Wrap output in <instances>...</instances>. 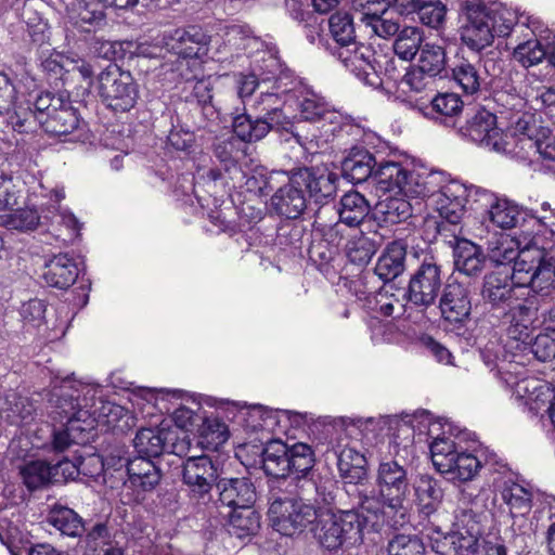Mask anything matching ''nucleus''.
Here are the masks:
<instances>
[{
	"label": "nucleus",
	"instance_id": "nucleus-28",
	"mask_svg": "<svg viewBox=\"0 0 555 555\" xmlns=\"http://www.w3.org/2000/svg\"><path fill=\"white\" fill-rule=\"evenodd\" d=\"M79 275L77 262L68 254L54 255L46 262L42 278L44 282L59 289L69 288Z\"/></svg>",
	"mask_w": 555,
	"mask_h": 555
},
{
	"label": "nucleus",
	"instance_id": "nucleus-52",
	"mask_svg": "<svg viewBox=\"0 0 555 555\" xmlns=\"http://www.w3.org/2000/svg\"><path fill=\"white\" fill-rule=\"evenodd\" d=\"M372 64L373 69H371V72L375 73L378 76V79L383 80V83L385 80L388 82L400 83V80L404 75L402 74L404 68L399 66L395 55L376 52Z\"/></svg>",
	"mask_w": 555,
	"mask_h": 555
},
{
	"label": "nucleus",
	"instance_id": "nucleus-63",
	"mask_svg": "<svg viewBox=\"0 0 555 555\" xmlns=\"http://www.w3.org/2000/svg\"><path fill=\"white\" fill-rule=\"evenodd\" d=\"M236 140L231 137L228 139L217 140L212 144V153L215 157L221 163L224 170H229L236 165L234 157Z\"/></svg>",
	"mask_w": 555,
	"mask_h": 555
},
{
	"label": "nucleus",
	"instance_id": "nucleus-55",
	"mask_svg": "<svg viewBox=\"0 0 555 555\" xmlns=\"http://www.w3.org/2000/svg\"><path fill=\"white\" fill-rule=\"evenodd\" d=\"M388 555H425V546L416 535L397 534L388 543Z\"/></svg>",
	"mask_w": 555,
	"mask_h": 555
},
{
	"label": "nucleus",
	"instance_id": "nucleus-58",
	"mask_svg": "<svg viewBox=\"0 0 555 555\" xmlns=\"http://www.w3.org/2000/svg\"><path fill=\"white\" fill-rule=\"evenodd\" d=\"M483 514L477 513L472 508H461L455 514L454 527L464 533L481 535Z\"/></svg>",
	"mask_w": 555,
	"mask_h": 555
},
{
	"label": "nucleus",
	"instance_id": "nucleus-27",
	"mask_svg": "<svg viewBox=\"0 0 555 555\" xmlns=\"http://www.w3.org/2000/svg\"><path fill=\"white\" fill-rule=\"evenodd\" d=\"M453 258L455 270L466 276L479 275L486 263V257L480 246L466 238H459L453 232Z\"/></svg>",
	"mask_w": 555,
	"mask_h": 555
},
{
	"label": "nucleus",
	"instance_id": "nucleus-51",
	"mask_svg": "<svg viewBox=\"0 0 555 555\" xmlns=\"http://www.w3.org/2000/svg\"><path fill=\"white\" fill-rule=\"evenodd\" d=\"M328 26L335 40L334 47H340L356 40L352 17L346 12H336L331 15Z\"/></svg>",
	"mask_w": 555,
	"mask_h": 555
},
{
	"label": "nucleus",
	"instance_id": "nucleus-23",
	"mask_svg": "<svg viewBox=\"0 0 555 555\" xmlns=\"http://www.w3.org/2000/svg\"><path fill=\"white\" fill-rule=\"evenodd\" d=\"M514 395L524 400L525 405L534 415L555 402V389L546 382L528 377L518 380L514 387Z\"/></svg>",
	"mask_w": 555,
	"mask_h": 555
},
{
	"label": "nucleus",
	"instance_id": "nucleus-25",
	"mask_svg": "<svg viewBox=\"0 0 555 555\" xmlns=\"http://www.w3.org/2000/svg\"><path fill=\"white\" fill-rule=\"evenodd\" d=\"M515 286L509 273L490 272L483 278L480 295L492 308H505L515 299Z\"/></svg>",
	"mask_w": 555,
	"mask_h": 555
},
{
	"label": "nucleus",
	"instance_id": "nucleus-19",
	"mask_svg": "<svg viewBox=\"0 0 555 555\" xmlns=\"http://www.w3.org/2000/svg\"><path fill=\"white\" fill-rule=\"evenodd\" d=\"M460 132L473 142L493 151L503 150L501 130L496 127V116L479 108L461 126Z\"/></svg>",
	"mask_w": 555,
	"mask_h": 555
},
{
	"label": "nucleus",
	"instance_id": "nucleus-38",
	"mask_svg": "<svg viewBox=\"0 0 555 555\" xmlns=\"http://www.w3.org/2000/svg\"><path fill=\"white\" fill-rule=\"evenodd\" d=\"M433 117L448 127L456 125V118L463 111L464 103L456 93H439L430 102Z\"/></svg>",
	"mask_w": 555,
	"mask_h": 555
},
{
	"label": "nucleus",
	"instance_id": "nucleus-10",
	"mask_svg": "<svg viewBox=\"0 0 555 555\" xmlns=\"http://www.w3.org/2000/svg\"><path fill=\"white\" fill-rule=\"evenodd\" d=\"M470 195L472 192L456 181H450L444 185L438 184V191L433 195V198L442 219L437 227L439 235L448 236L446 234L449 231L448 225L454 227V231L459 229V234L462 233L460 224L466 215V204Z\"/></svg>",
	"mask_w": 555,
	"mask_h": 555
},
{
	"label": "nucleus",
	"instance_id": "nucleus-2",
	"mask_svg": "<svg viewBox=\"0 0 555 555\" xmlns=\"http://www.w3.org/2000/svg\"><path fill=\"white\" fill-rule=\"evenodd\" d=\"M261 456L263 472L276 479L289 475L307 477L315 464L312 448L302 442L288 446L282 440H271L266 443Z\"/></svg>",
	"mask_w": 555,
	"mask_h": 555
},
{
	"label": "nucleus",
	"instance_id": "nucleus-5",
	"mask_svg": "<svg viewBox=\"0 0 555 555\" xmlns=\"http://www.w3.org/2000/svg\"><path fill=\"white\" fill-rule=\"evenodd\" d=\"M365 518L357 511H343L320 516L313 535L324 550H337L361 540Z\"/></svg>",
	"mask_w": 555,
	"mask_h": 555
},
{
	"label": "nucleus",
	"instance_id": "nucleus-59",
	"mask_svg": "<svg viewBox=\"0 0 555 555\" xmlns=\"http://www.w3.org/2000/svg\"><path fill=\"white\" fill-rule=\"evenodd\" d=\"M448 539L457 555H476L483 540L481 535L464 533L456 529Z\"/></svg>",
	"mask_w": 555,
	"mask_h": 555
},
{
	"label": "nucleus",
	"instance_id": "nucleus-46",
	"mask_svg": "<svg viewBox=\"0 0 555 555\" xmlns=\"http://www.w3.org/2000/svg\"><path fill=\"white\" fill-rule=\"evenodd\" d=\"M387 223L396 224L412 217V206L404 197L388 195L380 199L376 206Z\"/></svg>",
	"mask_w": 555,
	"mask_h": 555
},
{
	"label": "nucleus",
	"instance_id": "nucleus-4",
	"mask_svg": "<svg viewBox=\"0 0 555 555\" xmlns=\"http://www.w3.org/2000/svg\"><path fill=\"white\" fill-rule=\"evenodd\" d=\"M96 90L101 102L111 111L126 113L139 99V86L129 70L109 64L96 77Z\"/></svg>",
	"mask_w": 555,
	"mask_h": 555
},
{
	"label": "nucleus",
	"instance_id": "nucleus-32",
	"mask_svg": "<svg viewBox=\"0 0 555 555\" xmlns=\"http://www.w3.org/2000/svg\"><path fill=\"white\" fill-rule=\"evenodd\" d=\"M67 18L76 27H100L105 24L104 5L100 0H76L67 7Z\"/></svg>",
	"mask_w": 555,
	"mask_h": 555
},
{
	"label": "nucleus",
	"instance_id": "nucleus-7",
	"mask_svg": "<svg viewBox=\"0 0 555 555\" xmlns=\"http://www.w3.org/2000/svg\"><path fill=\"white\" fill-rule=\"evenodd\" d=\"M441 286L442 266L435 257L426 256L411 274L404 299L425 311L436 305Z\"/></svg>",
	"mask_w": 555,
	"mask_h": 555
},
{
	"label": "nucleus",
	"instance_id": "nucleus-6",
	"mask_svg": "<svg viewBox=\"0 0 555 555\" xmlns=\"http://www.w3.org/2000/svg\"><path fill=\"white\" fill-rule=\"evenodd\" d=\"M430 454L435 468L452 481L472 480L481 467L475 455L459 451L449 438H436L430 443Z\"/></svg>",
	"mask_w": 555,
	"mask_h": 555
},
{
	"label": "nucleus",
	"instance_id": "nucleus-34",
	"mask_svg": "<svg viewBox=\"0 0 555 555\" xmlns=\"http://www.w3.org/2000/svg\"><path fill=\"white\" fill-rule=\"evenodd\" d=\"M413 489L420 511L427 516L436 512L443 498L440 482L433 476L424 474L416 479Z\"/></svg>",
	"mask_w": 555,
	"mask_h": 555
},
{
	"label": "nucleus",
	"instance_id": "nucleus-41",
	"mask_svg": "<svg viewBox=\"0 0 555 555\" xmlns=\"http://www.w3.org/2000/svg\"><path fill=\"white\" fill-rule=\"evenodd\" d=\"M537 315V309L532 306L519 304L508 311L509 326L507 327L508 337L526 341L530 337V326Z\"/></svg>",
	"mask_w": 555,
	"mask_h": 555
},
{
	"label": "nucleus",
	"instance_id": "nucleus-39",
	"mask_svg": "<svg viewBox=\"0 0 555 555\" xmlns=\"http://www.w3.org/2000/svg\"><path fill=\"white\" fill-rule=\"evenodd\" d=\"M408 169L400 163L382 162L375 169L373 180L377 189L384 193L399 194Z\"/></svg>",
	"mask_w": 555,
	"mask_h": 555
},
{
	"label": "nucleus",
	"instance_id": "nucleus-33",
	"mask_svg": "<svg viewBox=\"0 0 555 555\" xmlns=\"http://www.w3.org/2000/svg\"><path fill=\"white\" fill-rule=\"evenodd\" d=\"M500 493L512 517H524L531 512L533 506L531 488L513 480H506L503 482Z\"/></svg>",
	"mask_w": 555,
	"mask_h": 555
},
{
	"label": "nucleus",
	"instance_id": "nucleus-9",
	"mask_svg": "<svg viewBox=\"0 0 555 555\" xmlns=\"http://www.w3.org/2000/svg\"><path fill=\"white\" fill-rule=\"evenodd\" d=\"M218 465L207 455H192L183 462L182 482L192 500L207 505L212 502V488L219 480Z\"/></svg>",
	"mask_w": 555,
	"mask_h": 555
},
{
	"label": "nucleus",
	"instance_id": "nucleus-1",
	"mask_svg": "<svg viewBox=\"0 0 555 555\" xmlns=\"http://www.w3.org/2000/svg\"><path fill=\"white\" fill-rule=\"evenodd\" d=\"M410 464L397 457H383L376 468L374 488L370 485L358 488L359 506L369 513H393L399 516L395 525L408 521L410 489Z\"/></svg>",
	"mask_w": 555,
	"mask_h": 555
},
{
	"label": "nucleus",
	"instance_id": "nucleus-20",
	"mask_svg": "<svg viewBox=\"0 0 555 555\" xmlns=\"http://www.w3.org/2000/svg\"><path fill=\"white\" fill-rule=\"evenodd\" d=\"M209 36L198 26L177 28L164 37L165 47L173 54L183 57H202L207 54Z\"/></svg>",
	"mask_w": 555,
	"mask_h": 555
},
{
	"label": "nucleus",
	"instance_id": "nucleus-48",
	"mask_svg": "<svg viewBox=\"0 0 555 555\" xmlns=\"http://www.w3.org/2000/svg\"><path fill=\"white\" fill-rule=\"evenodd\" d=\"M21 477L28 490L40 489L50 482H53L51 475V465L44 461H31L26 463L20 469Z\"/></svg>",
	"mask_w": 555,
	"mask_h": 555
},
{
	"label": "nucleus",
	"instance_id": "nucleus-26",
	"mask_svg": "<svg viewBox=\"0 0 555 555\" xmlns=\"http://www.w3.org/2000/svg\"><path fill=\"white\" fill-rule=\"evenodd\" d=\"M476 202H480L487 209L490 221L501 229H512L518 223L520 212L518 208L506 199H499L487 190L476 189Z\"/></svg>",
	"mask_w": 555,
	"mask_h": 555
},
{
	"label": "nucleus",
	"instance_id": "nucleus-29",
	"mask_svg": "<svg viewBox=\"0 0 555 555\" xmlns=\"http://www.w3.org/2000/svg\"><path fill=\"white\" fill-rule=\"evenodd\" d=\"M378 164L372 153L362 149H353L341 162V173L345 179L352 183L365 182L373 179Z\"/></svg>",
	"mask_w": 555,
	"mask_h": 555
},
{
	"label": "nucleus",
	"instance_id": "nucleus-49",
	"mask_svg": "<svg viewBox=\"0 0 555 555\" xmlns=\"http://www.w3.org/2000/svg\"><path fill=\"white\" fill-rule=\"evenodd\" d=\"M417 67L429 77L439 75L446 67V52L442 47L425 43L420 52Z\"/></svg>",
	"mask_w": 555,
	"mask_h": 555
},
{
	"label": "nucleus",
	"instance_id": "nucleus-37",
	"mask_svg": "<svg viewBox=\"0 0 555 555\" xmlns=\"http://www.w3.org/2000/svg\"><path fill=\"white\" fill-rule=\"evenodd\" d=\"M47 522L64 535L76 538L81 537L85 532L82 518L66 506H53L47 516Z\"/></svg>",
	"mask_w": 555,
	"mask_h": 555
},
{
	"label": "nucleus",
	"instance_id": "nucleus-56",
	"mask_svg": "<svg viewBox=\"0 0 555 555\" xmlns=\"http://www.w3.org/2000/svg\"><path fill=\"white\" fill-rule=\"evenodd\" d=\"M18 104L16 98V89L11 79L2 72H0V116H7V124L11 126V117Z\"/></svg>",
	"mask_w": 555,
	"mask_h": 555
},
{
	"label": "nucleus",
	"instance_id": "nucleus-22",
	"mask_svg": "<svg viewBox=\"0 0 555 555\" xmlns=\"http://www.w3.org/2000/svg\"><path fill=\"white\" fill-rule=\"evenodd\" d=\"M118 462L120 466H126V485L138 492H151L162 480L160 469L149 459L137 456L132 460L119 459Z\"/></svg>",
	"mask_w": 555,
	"mask_h": 555
},
{
	"label": "nucleus",
	"instance_id": "nucleus-31",
	"mask_svg": "<svg viewBox=\"0 0 555 555\" xmlns=\"http://www.w3.org/2000/svg\"><path fill=\"white\" fill-rule=\"evenodd\" d=\"M366 460L363 454L354 448L346 447L340 450L337 459V468L339 476L345 483L352 485L356 488L365 487L363 483L367 479Z\"/></svg>",
	"mask_w": 555,
	"mask_h": 555
},
{
	"label": "nucleus",
	"instance_id": "nucleus-64",
	"mask_svg": "<svg viewBox=\"0 0 555 555\" xmlns=\"http://www.w3.org/2000/svg\"><path fill=\"white\" fill-rule=\"evenodd\" d=\"M417 15L424 25L436 28L444 21L446 9L440 2H422Z\"/></svg>",
	"mask_w": 555,
	"mask_h": 555
},
{
	"label": "nucleus",
	"instance_id": "nucleus-18",
	"mask_svg": "<svg viewBox=\"0 0 555 555\" xmlns=\"http://www.w3.org/2000/svg\"><path fill=\"white\" fill-rule=\"evenodd\" d=\"M96 392L98 389L90 385L72 386L69 382H64L54 396L60 413L79 421L83 415L95 414Z\"/></svg>",
	"mask_w": 555,
	"mask_h": 555
},
{
	"label": "nucleus",
	"instance_id": "nucleus-12",
	"mask_svg": "<svg viewBox=\"0 0 555 555\" xmlns=\"http://www.w3.org/2000/svg\"><path fill=\"white\" fill-rule=\"evenodd\" d=\"M185 438L179 440L173 433L158 428H141L135 434L133 447L139 456L149 460L164 452L182 457L186 456L190 450V442Z\"/></svg>",
	"mask_w": 555,
	"mask_h": 555
},
{
	"label": "nucleus",
	"instance_id": "nucleus-14",
	"mask_svg": "<svg viewBox=\"0 0 555 555\" xmlns=\"http://www.w3.org/2000/svg\"><path fill=\"white\" fill-rule=\"evenodd\" d=\"M291 122L279 107L268 108L262 117L253 119L248 114L233 118L232 127L236 137L244 142L258 141L271 130H287Z\"/></svg>",
	"mask_w": 555,
	"mask_h": 555
},
{
	"label": "nucleus",
	"instance_id": "nucleus-35",
	"mask_svg": "<svg viewBox=\"0 0 555 555\" xmlns=\"http://www.w3.org/2000/svg\"><path fill=\"white\" fill-rule=\"evenodd\" d=\"M228 517V532L240 539L254 535L260 528V516L253 505L231 508Z\"/></svg>",
	"mask_w": 555,
	"mask_h": 555
},
{
	"label": "nucleus",
	"instance_id": "nucleus-42",
	"mask_svg": "<svg viewBox=\"0 0 555 555\" xmlns=\"http://www.w3.org/2000/svg\"><path fill=\"white\" fill-rule=\"evenodd\" d=\"M542 251L538 247L526 248L519 250V255L513 261V269L511 279L517 286H528L531 279V273L538 270V266L542 260Z\"/></svg>",
	"mask_w": 555,
	"mask_h": 555
},
{
	"label": "nucleus",
	"instance_id": "nucleus-44",
	"mask_svg": "<svg viewBox=\"0 0 555 555\" xmlns=\"http://www.w3.org/2000/svg\"><path fill=\"white\" fill-rule=\"evenodd\" d=\"M40 223V216L35 208H15L8 212L0 214V224L10 230L22 232L33 231Z\"/></svg>",
	"mask_w": 555,
	"mask_h": 555
},
{
	"label": "nucleus",
	"instance_id": "nucleus-8",
	"mask_svg": "<svg viewBox=\"0 0 555 555\" xmlns=\"http://www.w3.org/2000/svg\"><path fill=\"white\" fill-rule=\"evenodd\" d=\"M69 100L68 95L41 91L33 100L18 104L11 117V127L20 133L33 130L36 122L41 127L46 125V118L52 117Z\"/></svg>",
	"mask_w": 555,
	"mask_h": 555
},
{
	"label": "nucleus",
	"instance_id": "nucleus-57",
	"mask_svg": "<svg viewBox=\"0 0 555 555\" xmlns=\"http://www.w3.org/2000/svg\"><path fill=\"white\" fill-rule=\"evenodd\" d=\"M229 436L225 425L218 421L207 422L201 433L198 444L207 450H217L227 442Z\"/></svg>",
	"mask_w": 555,
	"mask_h": 555
},
{
	"label": "nucleus",
	"instance_id": "nucleus-40",
	"mask_svg": "<svg viewBox=\"0 0 555 555\" xmlns=\"http://www.w3.org/2000/svg\"><path fill=\"white\" fill-rule=\"evenodd\" d=\"M79 127L80 118L76 108L72 105L70 100L52 117L49 119L46 118V125L42 126L47 133L57 137L72 134L74 131L78 130Z\"/></svg>",
	"mask_w": 555,
	"mask_h": 555
},
{
	"label": "nucleus",
	"instance_id": "nucleus-24",
	"mask_svg": "<svg viewBox=\"0 0 555 555\" xmlns=\"http://www.w3.org/2000/svg\"><path fill=\"white\" fill-rule=\"evenodd\" d=\"M490 22L486 8L470 11L467 23L461 29L463 43L477 52L491 46L495 36L490 28Z\"/></svg>",
	"mask_w": 555,
	"mask_h": 555
},
{
	"label": "nucleus",
	"instance_id": "nucleus-53",
	"mask_svg": "<svg viewBox=\"0 0 555 555\" xmlns=\"http://www.w3.org/2000/svg\"><path fill=\"white\" fill-rule=\"evenodd\" d=\"M135 46L132 41H109L103 38H93L90 43L91 52L102 59L114 60L117 57H125V52L133 54L131 49Z\"/></svg>",
	"mask_w": 555,
	"mask_h": 555
},
{
	"label": "nucleus",
	"instance_id": "nucleus-60",
	"mask_svg": "<svg viewBox=\"0 0 555 555\" xmlns=\"http://www.w3.org/2000/svg\"><path fill=\"white\" fill-rule=\"evenodd\" d=\"M308 253L310 260L323 270L335 259L337 249L328 241L320 240L310 245Z\"/></svg>",
	"mask_w": 555,
	"mask_h": 555
},
{
	"label": "nucleus",
	"instance_id": "nucleus-45",
	"mask_svg": "<svg viewBox=\"0 0 555 555\" xmlns=\"http://www.w3.org/2000/svg\"><path fill=\"white\" fill-rule=\"evenodd\" d=\"M531 274L528 286L534 292L548 295L555 291V258L547 256L544 250L538 270L535 269Z\"/></svg>",
	"mask_w": 555,
	"mask_h": 555
},
{
	"label": "nucleus",
	"instance_id": "nucleus-21",
	"mask_svg": "<svg viewBox=\"0 0 555 555\" xmlns=\"http://www.w3.org/2000/svg\"><path fill=\"white\" fill-rule=\"evenodd\" d=\"M218 495L215 504L224 507H246L256 502V488L248 477L219 478L216 483Z\"/></svg>",
	"mask_w": 555,
	"mask_h": 555
},
{
	"label": "nucleus",
	"instance_id": "nucleus-3",
	"mask_svg": "<svg viewBox=\"0 0 555 555\" xmlns=\"http://www.w3.org/2000/svg\"><path fill=\"white\" fill-rule=\"evenodd\" d=\"M268 516L274 530L285 537H293L301 533L317 519V511L302 500L272 488L269 493Z\"/></svg>",
	"mask_w": 555,
	"mask_h": 555
},
{
	"label": "nucleus",
	"instance_id": "nucleus-36",
	"mask_svg": "<svg viewBox=\"0 0 555 555\" xmlns=\"http://www.w3.org/2000/svg\"><path fill=\"white\" fill-rule=\"evenodd\" d=\"M399 195L414 198L433 197L438 191L440 176L431 172L422 175L412 170L406 171Z\"/></svg>",
	"mask_w": 555,
	"mask_h": 555
},
{
	"label": "nucleus",
	"instance_id": "nucleus-11",
	"mask_svg": "<svg viewBox=\"0 0 555 555\" xmlns=\"http://www.w3.org/2000/svg\"><path fill=\"white\" fill-rule=\"evenodd\" d=\"M299 177L304 180L302 189L309 194L310 199L319 205L314 214V222L325 229L327 227L326 214L330 208L326 205L334 201L337 193L338 177L327 170L313 168H298Z\"/></svg>",
	"mask_w": 555,
	"mask_h": 555
},
{
	"label": "nucleus",
	"instance_id": "nucleus-13",
	"mask_svg": "<svg viewBox=\"0 0 555 555\" xmlns=\"http://www.w3.org/2000/svg\"><path fill=\"white\" fill-rule=\"evenodd\" d=\"M332 54L351 73L371 87L383 86V80L371 72L376 52L371 46L353 40L340 47H332Z\"/></svg>",
	"mask_w": 555,
	"mask_h": 555
},
{
	"label": "nucleus",
	"instance_id": "nucleus-15",
	"mask_svg": "<svg viewBox=\"0 0 555 555\" xmlns=\"http://www.w3.org/2000/svg\"><path fill=\"white\" fill-rule=\"evenodd\" d=\"M470 287L468 284L454 280L448 283L439 299V309L442 319L462 327L468 322L472 312Z\"/></svg>",
	"mask_w": 555,
	"mask_h": 555
},
{
	"label": "nucleus",
	"instance_id": "nucleus-62",
	"mask_svg": "<svg viewBox=\"0 0 555 555\" xmlns=\"http://www.w3.org/2000/svg\"><path fill=\"white\" fill-rule=\"evenodd\" d=\"M487 12L491 18L490 28L493 30L494 36H508L515 24L512 14L506 10L499 9H487Z\"/></svg>",
	"mask_w": 555,
	"mask_h": 555
},
{
	"label": "nucleus",
	"instance_id": "nucleus-61",
	"mask_svg": "<svg viewBox=\"0 0 555 555\" xmlns=\"http://www.w3.org/2000/svg\"><path fill=\"white\" fill-rule=\"evenodd\" d=\"M374 254L375 245L373 241L364 236L352 242L347 253L349 260L359 266L369 263Z\"/></svg>",
	"mask_w": 555,
	"mask_h": 555
},
{
	"label": "nucleus",
	"instance_id": "nucleus-30",
	"mask_svg": "<svg viewBox=\"0 0 555 555\" xmlns=\"http://www.w3.org/2000/svg\"><path fill=\"white\" fill-rule=\"evenodd\" d=\"M408 245L403 241L390 242L379 256L375 266L376 275L384 282L399 276L405 269Z\"/></svg>",
	"mask_w": 555,
	"mask_h": 555
},
{
	"label": "nucleus",
	"instance_id": "nucleus-54",
	"mask_svg": "<svg viewBox=\"0 0 555 555\" xmlns=\"http://www.w3.org/2000/svg\"><path fill=\"white\" fill-rule=\"evenodd\" d=\"M513 55L524 67L537 65L543 59L547 60L546 50L537 39L519 43L515 48Z\"/></svg>",
	"mask_w": 555,
	"mask_h": 555
},
{
	"label": "nucleus",
	"instance_id": "nucleus-43",
	"mask_svg": "<svg viewBox=\"0 0 555 555\" xmlns=\"http://www.w3.org/2000/svg\"><path fill=\"white\" fill-rule=\"evenodd\" d=\"M452 78L466 94L477 93L483 81L479 63H473L464 57L452 67Z\"/></svg>",
	"mask_w": 555,
	"mask_h": 555
},
{
	"label": "nucleus",
	"instance_id": "nucleus-47",
	"mask_svg": "<svg viewBox=\"0 0 555 555\" xmlns=\"http://www.w3.org/2000/svg\"><path fill=\"white\" fill-rule=\"evenodd\" d=\"M422 30L417 27H404L393 42V52L403 61H411L422 49Z\"/></svg>",
	"mask_w": 555,
	"mask_h": 555
},
{
	"label": "nucleus",
	"instance_id": "nucleus-16",
	"mask_svg": "<svg viewBox=\"0 0 555 555\" xmlns=\"http://www.w3.org/2000/svg\"><path fill=\"white\" fill-rule=\"evenodd\" d=\"M304 180L297 169L292 170L287 183L280 186L270 198L272 210L280 217L297 219L307 209Z\"/></svg>",
	"mask_w": 555,
	"mask_h": 555
},
{
	"label": "nucleus",
	"instance_id": "nucleus-17",
	"mask_svg": "<svg viewBox=\"0 0 555 555\" xmlns=\"http://www.w3.org/2000/svg\"><path fill=\"white\" fill-rule=\"evenodd\" d=\"M333 215H338V220L334 223H328V233L331 241H340L343 234L339 232L340 224H346L349 228L360 227L369 217L371 206L369 201L359 192L352 191L344 194L339 201L337 209L330 208Z\"/></svg>",
	"mask_w": 555,
	"mask_h": 555
},
{
	"label": "nucleus",
	"instance_id": "nucleus-50",
	"mask_svg": "<svg viewBox=\"0 0 555 555\" xmlns=\"http://www.w3.org/2000/svg\"><path fill=\"white\" fill-rule=\"evenodd\" d=\"M518 243L508 236H501L490 242L488 248L489 259L498 266H505L519 255Z\"/></svg>",
	"mask_w": 555,
	"mask_h": 555
}]
</instances>
